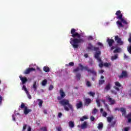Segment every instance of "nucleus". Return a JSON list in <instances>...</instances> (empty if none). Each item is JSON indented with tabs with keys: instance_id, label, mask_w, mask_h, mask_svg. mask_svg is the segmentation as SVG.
I'll return each mask as SVG.
<instances>
[{
	"instance_id": "79ce46f5",
	"label": "nucleus",
	"mask_w": 131,
	"mask_h": 131,
	"mask_svg": "<svg viewBox=\"0 0 131 131\" xmlns=\"http://www.w3.org/2000/svg\"><path fill=\"white\" fill-rule=\"evenodd\" d=\"M27 128V124H24L23 127V131H25Z\"/></svg>"
},
{
	"instance_id": "0eeeda50",
	"label": "nucleus",
	"mask_w": 131,
	"mask_h": 131,
	"mask_svg": "<svg viewBox=\"0 0 131 131\" xmlns=\"http://www.w3.org/2000/svg\"><path fill=\"white\" fill-rule=\"evenodd\" d=\"M20 108L21 109L24 108V113L25 115H27V114H28L30 112H31L32 111L31 109H28L27 106H26L25 104H24V103L23 102L21 103L20 105Z\"/></svg>"
},
{
	"instance_id": "052dcab7",
	"label": "nucleus",
	"mask_w": 131,
	"mask_h": 131,
	"mask_svg": "<svg viewBox=\"0 0 131 131\" xmlns=\"http://www.w3.org/2000/svg\"><path fill=\"white\" fill-rule=\"evenodd\" d=\"M111 48V51H113V50H114V49H115V47L113 46V45L112 47H110Z\"/></svg>"
},
{
	"instance_id": "ddd939ff",
	"label": "nucleus",
	"mask_w": 131,
	"mask_h": 131,
	"mask_svg": "<svg viewBox=\"0 0 131 131\" xmlns=\"http://www.w3.org/2000/svg\"><path fill=\"white\" fill-rule=\"evenodd\" d=\"M19 78L22 82V84H25L27 81H28V79L26 77H23L22 76H19Z\"/></svg>"
},
{
	"instance_id": "774afa93",
	"label": "nucleus",
	"mask_w": 131,
	"mask_h": 131,
	"mask_svg": "<svg viewBox=\"0 0 131 131\" xmlns=\"http://www.w3.org/2000/svg\"><path fill=\"white\" fill-rule=\"evenodd\" d=\"M127 119H128V122L130 123V122H131V118H127Z\"/></svg>"
},
{
	"instance_id": "473e14b6",
	"label": "nucleus",
	"mask_w": 131,
	"mask_h": 131,
	"mask_svg": "<svg viewBox=\"0 0 131 131\" xmlns=\"http://www.w3.org/2000/svg\"><path fill=\"white\" fill-rule=\"evenodd\" d=\"M22 90L25 91V93H28V90H27V88H26V86L25 85H24L22 88Z\"/></svg>"
},
{
	"instance_id": "a211bd4d",
	"label": "nucleus",
	"mask_w": 131,
	"mask_h": 131,
	"mask_svg": "<svg viewBox=\"0 0 131 131\" xmlns=\"http://www.w3.org/2000/svg\"><path fill=\"white\" fill-rule=\"evenodd\" d=\"M105 91L108 92L109 90H111V83H108L104 88Z\"/></svg>"
},
{
	"instance_id": "4be33fe9",
	"label": "nucleus",
	"mask_w": 131,
	"mask_h": 131,
	"mask_svg": "<svg viewBox=\"0 0 131 131\" xmlns=\"http://www.w3.org/2000/svg\"><path fill=\"white\" fill-rule=\"evenodd\" d=\"M69 126H70L71 128H73V127H74V122L70 121L69 122Z\"/></svg>"
},
{
	"instance_id": "6ab92c4d",
	"label": "nucleus",
	"mask_w": 131,
	"mask_h": 131,
	"mask_svg": "<svg viewBox=\"0 0 131 131\" xmlns=\"http://www.w3.org/2000/svg\"><path fill=\"white\" fill-rule=\"evenodd\" d=\"M120 112H122V115H124V116H125V115L126 114V110H125V108L123 107H121Z\"/></svg>"
},
{
	"instance_id": "f3484780",
	"label": "nucleus",
	"mask_w": 131,
	"mask_h": 131,
	"mask_svg": "<svg viewBox=\"0 0 131 131\" xmlns=\"http://www.w3.org/2000/svg\"><path fill=\"white\" fill-rule=\"evenodd\" d=\"M80 127L82 129H84L88 127V122L84 121L82 124H81Z\"/></svg>"
},
{
	"instance_id": "a19ab883",
	"label": "nucleus",
	"mask_w": 131,
	"mask_h": 131,
	"mask_svg": "<svg viewBox=\"0 0 131 131\" xmlns=\"http://www.w3.org/2000/svg\"><path fill=\"white\" fill-rule=\"evenodd\" d=\"M104 107L107 109V111H110V109L109 108V105H108V104H107L106 103L105 104Z\"/></svg>"
},
{
	"instance_id": "c756f323",
	"label": "nucleus",
	"mask_w": 131,
	"mask_h": 131,
	"mask_svg": "<svg viewBox=\"0 0 131 131\" xmlns=\"http://www.w3.org/2000/svg\"><path fill=\"white\" fill-rule=\"evenodd\" d=\"M88 117L86 116H83L82 117H81L80 119V121H84L85 119H88Z\"/></svg>"
},
{
	"instance_id": "423d86ee",
	"label": "nucleus",
	"mask_w": 131,
	"mask_h": 131,
	"mask_svg": "<svg viewBox=\"0 0 131 131\" xmlns=\"http://www.w3.org/2000/svg\"><path fill=\"white\" fill-rule=\"evenodd\" d=\"M87 49L88 50H91V51H94L95 52H96L94 53V57L96 54L99 53V52H101V51L100 50V48L94 47L93 45H92V43H89L88 44V47H87Z\"/></svg>"
},
{
	"instance_id": "c9c22d12",
	"label": "nucleus",
	"mask_w": 131,
	"mask_h": 131,
	"mask_svg": "<svg viewBox=\"0 0 131 131\" xmlns=\"http://www.w3.org/2000/svg\"><path fill=\"white\" fill-rule=\"evenodd\" d=\"M96 103L97 104V107H101V102L99 99L96 100Z\"/></svg>"
},
{
	"instance_id": "f704fd0d",
	"label": "nucleus",
	"mask_w": 131,
	"mask_h": 131,
	"mask_svg": "<svg viewBox=\"0 0 131 131\" xmlns=\"http://www.w3.org/2000/svg\"><path fill=\"white\" fill-rule=\"evenodd\" d=\"M117 24L119 25V27H123V26L122 25V23H121V22L120 21H117Z\"/></svg>"
},
{
	"instance_id": "72a5a7b5",
	"label": "nucleus",
	"mask_w": 131,
	"mask_h": 131,
	"mask_svg": "<svg viewBox=\"0 0 131 131\" xmlns=\"http://www.w3.org/2000/svg\"><path fill=\"white\" fill-rule=\"evenodd\" d=\"M116 124V120L113 121L111 124L110 125L111 127H114V126Z\"/></svg>"
},
{
	"instance_id": "7c9ffc66",
	"label": "nucleus",
	"mask_w": 131,
	"mask_h": 131,
	"mask_svg": "<svg viewBox=\"0 0 131 131\" xmlns=\"http://www.w3.org/2000/svg\"><path fill=\"white\" fill-rule=\"evenodd\" d=\"M105 83V80H99L98 81V84L99 85H102Z\"/></svg>"
},
{
	"instance_id": "f03ea898",
	"label": "nucleus",
	"mask_w": 131,
	"mask_h": 131,
	"mask_svg": "<svg viewBox=\"0 0 131 131\" xmlns=\"http://www.w3.org/2000/svg\"><path fill=\"white\" fill-rule=\"evenodd\" d=\"M59 104L61 105V106H63L64 110L66 111H69V108L71 109V111L73 112V106L71 104L69 103V100L67 99H62V100L59 101Z\"/></svg>"
},
{
	"instance_id": "13d9d810",
	"label": "nucleus",
	"mask_w": 131,
	"mask_h": 131,
	"mask_svg": "<svg viewBox=\"0 0 131 131\" xmlns=\"http://www.w3.org/2000/svg\"><path fill=\"white\" fill-rule=\"evenodd\" d=\"M124 131H128V130H129V127H125L124 129Z\"/></svg>"
},
{
	"instance_id": "2f4dec72",
	"label": "nucleus",
	"mask_w": 131,
	"mask_h": 131,
	"mask_svg": "<svg viewBox=\"0 0 131 131\" xmlns=\"http://www.w3.org/2000/svg\"><path fill=\"white\" fill-rule=\"evenodd\" d=\"M38 101H39L38 105L39 107H41V106H42V103H43V101H42V100L39 99H38Z\"/></svg>"
},
{
	"instance_id": "0e129e2a",
	"label": "nucleus",
	"mask_w": 131,
	"mask_h": 131,
	"mask_svg": "<svg viewBox=\"0 0 131 131\" xmlns=\"http://www.w3.org/2000/svg\"><path fill=\"white\" fill-rule=\"evenodd\" d=\"M101 102H102V103H103L104 105H105V104H106V100H105L104 99H102Z\"/></svg>"
},
{
	"instance_id": "aec40b11",
	"label": "nucleus",
	"mask_w": 131,
	"mask_h": 131,
	"mask_svg": "<svg viewBox=\"0 0 131 131\" xmlns=\"http://www.w3.org/2000/svg\"><path fill=\"white\" fill-rule=\"evenodd\" d=\"M121 52V48L118 47L117 48H116L114 51V54H116V53H120Z\"/></svg>"
},
{
	"instance_id": "c85d7f7f",
	"label": "nucleus",
	"mask_w": 131,
	"mask_h": 131,
	"mask_svg": "<svg viewBox=\"0 0 131 131\" xmlns=\"http://www.w3.org/2000/svg\"><path fill=\"white\" fill-rule=\"evenodd\" d=\"M33 88L34 89V91L35 92H36L37 87L36 86V81L34 82V83L33 84Z\"/></svg>"
},
{
	"instance_id": "603ef678",
	"label": "nucleus",
	"mask_w": 131,
	"mask_h": 131,
	"mask_svg": "<svg viewBox=\"0 0 131 131\" xmlns=\"http://www.w3.org/2000/svg\"><path fill=\"white\" fill-rule=\"evenodd\" d=\"M2 101H3V97H2V96L0 95V105H2Z\"/></svg>"
},
{
	"instance_id": "4d7b16f0",
	"label": "nucleus",
	"mask_w": 131,
	"mask_h": 131,
	"mask_svg": "<svg viewBox=\"0 0 131 131\" xmlns=\"http://www.w3.org/2000/svg\"><path fill=\"white\" fill-rule=\"evenodd\" d=\"M57 130L58 131H62V128L61 127H58L56 128Z\"/></svg>"
},
{
	"instance_id": "e433bc0d",
	"label": "nucleus",
	"mask_w": 131,
	"mask_h": 131,
	"mask_svg": "<svg viewBox=\"0 0 131 131\" xmlns=\"http://www.w3.org/2000/svg\"><path fill=\"white\" fill-rule=\"evenodd\" d=\"M86 85H87L88 86V88H90V87L92 86V84L91 83V82L89 81H87L86 83Z\"/></svg>"
},
{
	"instance_id": "6e6552de",
	"label": "nucleus",
	"mask_w": 131,
	"mask_h": 131,
	"mask_svg": "<svg viewBox=\"0 0 131 131\" xmlns=\"http://www.w3.org/2000/svg\"><path fill=\"white\" fill-rule=\"evenodd\" d=\"M128 77L127 72L126 71H122L120 75L118 76L120 79H122V78H126Z\"/></svg>"
},
{
	"instance_id": "412c9836",
	"label": "nucleus",
	"mask_w": 131,
	"mask_h": 131,
	"mask_svg": "<svg viewBox=\"0 0 131 131\" xmlns=\"http://www.w3.org/2000/svg\"><path fill=\"white\" fill-rule=\"evenodd\" d=\"M76 106L77 107V109H80V108L82 107V102L79 101V103L76 104Z\"/></svg>"
},
{
	"instance_id": "bb28decb",
	"label": "nucleus",
	"mask_w": 131,
	"mask_h": 131,
	"mask_svg": "<svg viewBox=\"0 0 131 131\" xmlns=\"http://www.w3.org/2000/svg\"><path fill=\"white\" fill-rule=\"evenodd\" d=\"M48 84V80L47 79H44L42 81L41 84L43 86H46Z\"/></svg>"
},
{
	"instance_id": "680f3d73",
	"label": "nucleus",
	"mask_w": 131,
	"mask_h": 131,
	"mask_svg": "<svg viewBox=\"0 0 131 131\" xmlns=\"http://www.w3.org/2000/svg\"><path fill=\"white\" fill-rule=\"evenodd\" d=\"M42 130L47 131V127H43L41 128Z\"/></svg>"
},
{
	"instance_id": "ea45409f",
	"label": "nucleus",
	"mask_w": 131,
	"mask_h": 131,
	"mask_svg": "<svg viewBox=\"0 0 131 131\" xmlns=\"http://www.w3.org/2000/svg\"><path fill=\"white\" fill-rule=\"evenodd\" d=\"M89 95H90L91 97H94L95 95H96V93H94V92H89Z\"/></svg>"
},
{
	"instance_id": "4468645a",
	"label": "nucleus",
	"mask_w": 131,
	"mask_h": 131,
	"mask_svg": "<svg viewBox=\"0 0 131 131\" xmlns=\"http://www.w3.org/2000/svg\"><path fill=\"white\" fill-rule=\"evenodd\" d=\"M106 98L110 102L111 105H114L115 104V100L112 99L110 96L108 95L107 97H106Z\"/></svg>"
},
{
	"instance_id": "69168bd1",
	"label": "nucleus",
	"mask_w": 131,
	"mask_h": 131,
	"mask_svg": "<svg viewBox=\"0 0 131 131\" xmlns=\"http://www.w3.org/2000/svg\"><path fill=\"white\" fill-rule=\"evenodd\" d=\"M99 73H100V74H103V73H104V70H101L99 71Z\"/></svg>"
},
{
	"instance_id": "dca6fc26",
	"label": "nucleus",
	"mask_w": 131,
	"mask_h": 131,
	"mask_svg": "<svg viewBox=\"0 0 131 131\" xmlns=\"http://www.w3.org/2000/svg\"><path fill=\"white\" fill-rule=\"evenodd\" d=\"M92 103V99L91 98H85L84 101L85 106H89V104Z\"/></svg>"
},
{
	"instance_id": "9b49d317",
	"label": "nucleus",
	"mask_w": 131,
	"mask_h": 131,
	"mask_svg": "<svg viewBox=\"0 0 131 131\" xmlns=\"http://www.w3.org/2000/svg\"><path fill=\"white\" fill-rule=\"evenodd\" d=\"M115 85L114 86V89L116 90V91H117L118 92H119L120 91V89H119V88H121V84L119 83L118 81H116L115 82Z\"/></svg>"
},
{
	"instance_id": "bf43d9fd",
	"label": "nucleus",
	"mask_w": 131,
	"mask_h": 131,
	"mask_svg": "<svg viewBox=\"0 0 131 131\" xmlns=\"http://www.w3.org/2000/svg\"><path fill=\"white\" fill-rule=\"evenodd\" d=\"M97 45L99 47H103V44L101 42H99L97 43Z\"/></svg>"
},
{
	"instance_id": "09e8293b",
	"label": "nucleus",
	"mask_w": 131,
	"mask_h": 131,
	"mask_svg": "<svg viewBox=\"0 0 131 131\" xmlns=\"http://www.w3.org/2000/svg\"><path fill=\"white\" fill-rule=\"evenodd\" d=\"M73 71L74 72H78V71H79V68H77L76 69H74Z\"/></svg>"
},
{
	"instance_id": "5701e85b",
	"label": "nucleus",
	"mask_w": 131,
	"mask_h": 131,
	"mask_svg": "<svg viewBox=\"0 0 131 131\" xmlns=\"http://www.w3.org/2000/svg\"><path fill=\"white\" fill-rule=\"evenodd\" d=\"M118 58V54L116 53L115 54L114 56H112L111 60L114 61V60H116V59Z\"/></svg>"
},
{
	"instance_id": "1a4fd4ad",
	"label": "nucleus",
	"mask_w": 131,
	"mask_h": 131,
	"mask_svg": "<svg viewBox=\"0 0 131 131\" xmlns=\"http://www.w3.org/2000/svg\"><path fill=\"white\" fill-rule=\"evenodd\" d=\"M115 40L120 46H122V45H123V41L121 40V38L119 37L118 35L115 36Z\"/></svg>"
},
{
	"instance_id": "3c124183",
	"label": "nucleus",
	"mask_w": 131,
	"mask_h": 131,
	"mask_svg": "<svg viewBox=\"0 0 131 131\" xmlns=\"http://www.w3.org/2000/svg\"><path fill=\"white\" fill-rule=\"evenodd\" d=\"M69 66H74V62H71L69 63Z\"/></svg>"
},
{
	"instance_id": "c03bdc74",
	"label": "nucleus",
	"mask_w": 131,
	"mask_h": 131,
	"mask_svg": "<svg viewBox=\"0 0 131 131\" xmlns=\"http://www.w3.org/2000/svg\"><path fill=\"white\" fill-rule=\"evenodd\" d=\"M54 89V86L53 85H50L49 87V91H52Z\"/></svg>"
},
{
	"instance_id": "2eb2a0df",
	"label": "nucleus",
	"mask_w": 131,
	"mask_h": 131,
	"mask_svg": "<svg viewBox=\"0 0 131 131\" xmlns=\"http://www.w3.org/2000/svg\"><path fill=\"white\" fill-rule=\"evenodd\" d=\"M106 41L108 43L109 47H112V46H113V43L115 42L114 39L110 38H107Z\"/></svg>"
},
{
	"instance_id": "cd10ccee",
	"label": "nucleus",
	"mask_w": 131,
	"mask_h": 131,
	"mask_svg": "<svg viewBox=\"0 0 131 131\" xmlns=\"http://www.w3.org/2000/svg\"><path fill=\"white\" fill-rule=\"evenodd\" d=\"M103 123L100 122L98 124V126H97V128H98V129H102V128H103Z\"/></svg>"
},
{
	"instance_id": "864d4df0",
	"label": "nucleus",
	"mask_w": 131,
	"mask_h": 131,
	"mask_svg": "<svg viewBox=\"0 0 131 131\" xmlns=\"http://www.w3.org/2000/svg\"><path fill=\"white\" fill-rule=\"evenodd\" d=\"M103 116H104V117H106V116H107V113H106V112H104L102 114Z\"/></svg>"
},
{
	"instance_id": "6e6d98bb",
	"label": "nucleus",
	"mask_w": 131,
	"mask_h": 131,
	"mask_svg": "<svg viewBox=\"0 0 131 131\" xmlns=\"http://www.w3.org/2000/svg\"><path fill=\"white\" fill-rule=\"evenodd\" d=\"M129 38L128 39V41H129V42H130V43H131V34L129 35Z\"/></svg>"
},
{
	"instance_id": "9d476101",
	"label": "nucleus",
	"mask_w": 131,
	"mask_h": 131,
	"mask_svg": "<svg viewBox=\"0 0 131 131\" xmlns=\"http://www.w3.org/2000/svg\"><path fill=\"white\" fill-rule=\"evenodd\" d=\"M60 96V97H58L57 99L58 101L62 100L64 97L66 96V94H65V92L63 91V90H60L59 91Z\"/></svg>"
},
{
	"instance_id": "f257e3e1",
	"label": "nucleus",
	"mask_w": 131,
	"mask_h": 131,
	"mask_svg": "<svg viewBox=\"0 0 131 131\" xmlns=\"http://www.w3.org/2000/svg\"><path fill=\"white\" fill-rule=\"evenodd\" d=\"M76 30L75 29H72L71 30L72 36L74 39L71 38L70 43L74 49H77L78 48V43L84 42V40L82 38H80L81 35L78 32H76ZM75 37H77V38H75Z\"/></svg>"
},
{
	"instance_id": "58836bf2",
	"label": "nucleus",
	"mask_w": 131,
	"mask_h": 131,
	"mask_svg": "<svg viewBox=\"0 0 131 131\" xmlns=\"http://www.w3.org/2000/svg\"><path fill=\"white\" fill-rule=\"evenodd\" d=\"M27 95V97L29 99V100H31V95H30V94H29V92H28V93H26Z\"/></svg>"
},
{
	"instance_id": "37998d69",
	"label": "nucleus",
	"mask_w": 131,
	"mask_h": 131,
	"mask_svg": "<svg viewBox=\"0 0 131 131\" xmlns=\"http://www.w3.org/2000/svg\"><path fill=\"white\" fill-rule=\"evenodd\" d=\"M103 66H104V67H108V66H110V63L105 62L103 64Z\"/></svg>"
},
{
	"instance_id": "5fc2aeb1",
	"label": "nucleus",
	"mask_w": 131,
	"mask_h": 131,
	"mask_svg": "<svg viewBox=\"0 0 131 131\" xmlns=\"http://www.w3.org/2000/svg\"><path fill=\"white\" fill-rule=\"evenodd\" d=\"M12 120H13V121H16V118H15V115H13L12 116Z\"/></svg>"
},
{
	"instance_id": "8fccbe9b",
	"label": "nucleus",
	"mask_w": 131,
	"mask_h": 131,
	"mask_svg": "<svg viewBox=\"0 0 131 131\" xmlns=\"http://www.w3.org/2000/svg\"><path fill=\"white\" fill-rule=\"evenodd\" d=\"M90 119L91 121H95V117L93 116H92L90 118Z\"/></svg>"
},
{
	"instance_id": "7ed1b4c3",
	"label": "nucleus",
	"mask_w": 131,
	"mask_h": 131,
	"mask_svg": "<svg viewBox=\"0 0 131 131\" xmlns=\"http://www.w3.org/2000/svg\"><path fill=\"white\" fill-rule=\"evenodd\" d=\"M79 66L81 68V71H82V70L84 69V70H86V71H87L88 72H90V73H91L92 74H93V77L92 78V80H93V81H95V78H96V76H97V72H96V71L94 70V68H93L91 70L90 69V68H89V67L88 66L84 67L82 66L81 63L79 64Z\"/></svg>"
},
{
	"instance_id": "e2e57ef3",
	"label": "nucleus",
	"mask_w": 131,
	"mask_h": 131,
	"mask_svg": "<svg viewBox=\"0 0 131 131\" xmlns=\"http://www.w3.org/2000/svg\"><path fill=\"white\" fill-rule=\"evenodd\" d=\"M58 117L59 118H61V117H62V113H58Z\"/></svg>"
},
{
	"instance_id": "b1692460",
	"label": "nucleus",
	"mask_w": 131,
	"mask_h": 131,
	"mask_svg": "<svg viewBox=\"0 0 131 131\" xmlns=\"http://www.w3.org/2000/svg\"><path fill=\"white\" fill-rule=\"evenodd\" d=\"M76 77L77 78V80L78 81L80 80V78L81 77V74L80 73H77L76 74Z\"/></svg>"
},
{
	"instance_id": "20e7f679",
	"label": "nucleus",
	"mask_w": 131,
	"mask_h": 131,
	"mask_svg": "<svg viewBox=\"0 0 131 131\" xmlns=\"http://www.w3.org/2000/svg\"><path fill=\"white\" fill-rule=\"evenodd\" d=\"M100 56H101V52L96 53L94 58L99 62V67H100V68H102L103 66H104V64H103V61H102V59Z\"/></svg>"
},
{
	"instance_id": "de8ad7c7",
	"label": "nucleus",
	"mask_w": 131,
	"mask_h": 131,
	"mask_svg": "<svg viewBox=\"0 0 131 131\" xmlns=\"http://www.w3.org/2000/svg\"><path fill=\"white\" fill-rule=\"evenodd\" d=\"M126 118H131V113H129L126 116Z\"/></svg>"
},
{
	"instance_id": "393cba45",
	"label": "nucleus",
	"mask_w": 131,
	"mask_h": 131,
	"mask_svg": "<svg viewBox=\"0 0 131 131\" xmlns=\"http://www.w3.org/2000/svg\"><path fill=\"white\" fill-rule=\"evenodd\" d=\"M113 119H114V117H113V116L107 117V122H111Z\"/></svg>"
},
{
	"instance_id": "4c0bfd02",
	"label": "nucleus",
	"mask_w": 131,
	"mask_h": 131,
	"mask_svg": "<svg viewBox=\"0 0 131 131\" xmlns=\"http://www.w3.org/2000/svg\"><path fill=\"white\" fill-rule=\"evenodd\" d=\"M97 112H98V110H97L96 108H95L93 110V111L92 112V114H96L97 113Z\"/></svg>"
},
{
	"instance_id": "338daca9",
	"label": "nucleus",
	"mask_w": 131,
	"mask_h": 131,
	"mask_svg": "<svg viewBox=\"0 0 131 131\" xmlns=\"http://www.w3.org/2000/svg\"><path fill=\"white\" fill-rule=\"evenodd\" d=\"M27 131H31V127L29 126L28 128V130Z\"/></svg>"
},
{
	"instance_id": "a18cd8bd",
	"label": "nucleus",
	"mask_w": 131,
	"mask_h": 131,
	"mask_svg": "<svg viewBox=\"0 0 131 131\" xmlns=\"http://www.w3.org/2000/svg\"><path fill=\"white\" fill-rule=\"evenodd\" d=\"M112 94H114V95H117V92L114 90H111Z\"/></svg>"
},
{
	"instance_id": "49530a36",
	"label": "nucleus",
	"mask_w": 131,
	"mask_h": 131,
	"mask_svg": "<svg viewBox=\"0 0 131 131\" xmlns=\"http://www.w3.org/2000/svg\"><path fill=\"white\" fill-rule=\"evenodd\" d=\"M88 40H93V39H94V38H93V36H90L89 37H88Z\"/></svg>"
},
{
	"instance_id": "39448f33",
	"label": "nucleus",
	"mask_w": 131,
	"mask_h": 131,
	"mask_svg": "<svg viewBox=\"0 0 131 131\" xmlns=\"http://www.w3.org/2000/svg\"><path fill=\"white\" fill-rule=\"evenodd\" d=\"M116 15L117 16V19L120 20L121 22H122L123 24H125L126 25H127V21L122 18V14L121 13V11H120V10L117 11L116 12Z\"/></svg>"
},
{
	"instance_id": "a878e982",
	"label": "nucleus",
	"mask_w": 131,
	"mask_h": 131,
	"mask_svg": "<svg viewBox=\"0 0 131 131\" xmlns=\"http://www.w3.org/2000/svg\"><path fill=\"white\" fill-rule=\"evenodd\" d=\"M43 70L45 72H50V68H49V67H48V66H45L43 67Z\"/></svg>"
},
{
	"instance_id": "f8f14e48",
	"label": "nucleus",
	"mask_w": 131,
	"mask_h": 131,
	"mask_svg": "<svg viewBox=\"0 0 131 131\" xmlns=\"http://www.w3.org/2000/svg\"><path fill=\"white\" fill-rule=\"evenodd\" d=\"M32 71H35V69L33 68H29L25 71L24 74H29V73L32 72Z\"/></svg>"
}]
</instances>
